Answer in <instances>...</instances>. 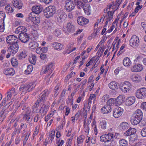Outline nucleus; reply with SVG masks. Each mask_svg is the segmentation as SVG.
Here are the masks:
<instances>
[{"label":"nucleus","instance_id":"nucleus-1","mask_svg":"<svg viewBox=\"0 0 146 146\" xmlns=\"http://www.w3.org/2000/svg\"><path fill=\"white\" fill-rule=\"evenodd\" d=\"M143 117L142 111L139 109L136 110L134 113L130 120L131 122L133 125H136L139 123Z\"/></svg>","mask_w":146,"mask_h":146},{"label":"nucleus","instance_id":"nucleus-2","mask_svg":"<svg viewBox=\"0 0 146 146\" xmlns=\"http://www.w3.org/2000/svg\"><path fill=\"white\" fill-rule=\"evenodd\" d=\"M113 135L110 133H108L107 134L102 135L100 137V140L102 142H104L106 146H110V143H107L110 142L111 143L113 141Z\"/></svg>","mask_w":146,"mask_h":146},{"label":"nucleus","instance_id":"nucleus-3","mask_svg":"<svg viewBox=\"0 0 146 146\" xmlns=\"http://www.w3.org/2000/svg\"><path fill=\"white\" fill-rule=\"evenodd\" d=\"M55 16L57 18V21L58 22L62 23L66 20L67 15L64 11L60 9L57 11Z\"/></svg>","mask_w":146,"mask_h":146},{"label":"nucleus","instance_id":"nucleus-4","mask_svg":"<svg viewBox=\"0 0 146 146\" xmlns=\"http://www.w3.org/2000/svg\"><path fill=\"white\" fill-rule=\"evenodd\" d=\"M135 94L138 99L143 100H144L146 98V88H142L138 89Z\"/></svg>","mask_w":146,"mask_h":146},{"label":"nucleus","instance_id":"nucleus-5","mask_svg":"<svg viewBox=\"0 0 146 146\" xmlns=\"http://www.w3.org/2000/svg\"><path fill=\"white\" fill-rule=\"evenodd\" d=\"M29 34L26 32L20 33L19 35V40L22 43H26L28 42L30 39Z\"/></svg>","mask_w":146,"mask_h":146},{"label":"nucleus","instance_id":"nucleus-6","mask_svg":"<svg viewBox=\"0 0 146 146\" xmlns=\"http://www.w3.org/2000/svg\"><path fill=\"white\" fill-rule=\"evenodd\" d=\"M75 4L73 1L67 0L65 2V9L68 12H71L74 9Z\"/></svg>","mask_w":146,"mask_h":146},{"label":"nucleus","instance_id":"nucleus-7","mask_svg":"<svg viewBox=\"0 0 146 146\" xmlns=\"http://www.w3.org/2000/svg\"><path fill=\"white\" fill-rule=\"evenodd\" d=\"M139 42L138 37L135 35H133L129 41L130 45L133 47L137 46Z\"/></svg>","mask_w":146,"mask_h":146},{"label":"nucleus","instance_id":"nucleus-8","mask_svg":"<svg viewBox=\"0 0 146 146\" xmlns=\"http://www.w3.org/2000/svg\"><path fill=\"white\" fill-rule=\"evenodd\" d=\"M63 30L65 33H72L74 32V27L72 23H68L66 27L63 28Z\"/></svg>","mask_w":146,"mask_h":146},{"label":"nucleus","instance_id":"nucleus-9","mask_svg":"<svg viewBox=\"0 0 146 146\" xmlns=\"http://www.w3.org/2000/svg\"><path fill=\"white\" fill-rule=\"evenodd\" d=\"M11 104L10 102L8 103V104L9 105L7 106V105H6L5 106L3 107L2 110L0 112V120L2 122L5 118L7 115L9 111H6V110L9 108V106Z\"/></svg>","mask_w":146,"mask_h":146},{"label":"nucleus","instance_id":"nucleus-10","mask_svg":"<svg viewBox=\"0 0 146 146\" xmlns=\"http://www.w3.org/2000/svg\"><path fill=\"white\" fill-rule=\"evenodd\" d=\"M19 46L17 43H15L14 44L11 45L7 48V52H10L12 54H15L18 52Z\"/></svg>","mask_w":146,"mask_h":146},{"label":"nucleus","instance_id":"nucleus-11","mask_svg":"<svg viewBox=\"0 0 146 146\" xmlns=\"http://www.w3.org/2000/svg\"><path fill=\"white\" fill-rule=\"evenodd\" d=\"M50 93V92L47 89H46L42 92L39 97V98L43 103L46 101L47 98Z\"/></svg>","mask_w":146,"mask_h":146},{"label":"nucleus","instance_id":"nucleus-12","mask_svg":"<svg viewBox=\"0 0 146 146\" xmlns=\"http://www.w3.org/2000/svg\"><path fill=\"white\" fill-rule=\"evenodd\" d=\"M124 111V110L121 107L115 108L113 111V116L115 118H118L121 116Z\"/></svg>","mask_w":146,"mask_h":146},{"label":"nucleus","instance_id":"nucleus-13","mask_svg":"<svg viewBox=\"0 0 146 146\" xmlns=\"http://www.w3.org/2000/svg\"><path fill=\"white\" fill-rule=\"evenodd\" d=\"M6 41L8 44L10 45L17 43V37L13 35H10L6 38Z\"/></svg>","mask_w":146,"mask_h":146},{"label":"nucleus","instance_id":"nucleus-14","mask_svg":"<svg viewBox=\"0 0 146 146\" xmlns=\"http://www.w3.org/2000/svg\"><path fill=\"white\" fill-rule=\"evenodd\" d=\"M131 86V84L129 82L125 81L124 82L123 85L120 89L123 92L126 93L129 91Z\"/></svg>","mask_w":146,"mask_h":146},{"label":"nucleus","instance_id":"nucleus-15","mask_svg":"<svg viewBox=\"0 0 146 146\" xmlns=\"http://www.w3.org/2000/svg\"><path fill=\"white\" fill-rule=\"evenodd\" d=\"M77 21L79 25L83 26L88 24L89 22V20L83 17L80 16L78 17Z\"/></svg>","mask_w":146,"mask_h":146},{"label":"nucleus","instance_id":"nucleus-16","mask_svg":"<svg viewBox=\"0 0 146 146\" xmlns=\"http://www.w3.org/2000/svg\"><path fill=\"white\" fill-rule=\"evenodd\" d=\"M53 67V64L52 63H50L46 66L44 68H43L42 70L44 73L46 74L47 72H49L50 74H51L54 70Z\"/></svg>","mask_w":146,"mask_h":146},{"label":"nucleus","instance_id":"nucleus-17","mask_svg":"<svg viewBox=\"0 0 146 146\" xmlns=\"http://www.w3.org/2000/svg\"><path fill=\"white\" fill-rule=\"evenodd\" d=\"M49 107L43 104L39 110V113H41V115H45L48 111Z\"/></svg>","mask_w":146,"mask_h":146},{"label":"nucleus","instance_id":"nucleus-18","mask_svg":"<svg viewBox=\"0 0 146 146\" xmlns=\"http://www.w3.org/2000/svg\"><path fill=\"white\" fill-rule=\"evenodd\" d=\"M52 47L54 49L60 51L64 48L63 46L61 43L54 42L52 43Z\"/></svg>","mask_w":146,"mask_h":146},{"label":"nucleus","instance_id":"nucleus-19","mask_svg":"<svg viewBox=\"0 0 146 146\" xmlns=\"http://www.w3.org/2000/svg\"><path fill=\"white\" fill-rule=\"evenodd\" d=\"M32 12L35 13L39 14L42 12L43 10L42 7L40 5H36L32 7Z\"/></svg>","mask_w":146,"mask_h":146},{"label":"nucleus","instance_id":"nucleus-20","mask_svg":"<svg viewBox=\"0 0 146 146\" xmlns=\"http://www.w3.org/2000/svg\"><path fill=\"white\" fill-rule=\"evenodd\" d=\"M143 68L142 65L138 64L134 65L131 68V70L132 72H140L143 70Z\"/></svg>","mask_w":146,"mask_h":146},{"label":"nucleus","instance_id":"nucleus-21","mask_svg":"<svg viewBox=\"0 0 146 146\" xmlns=\"http://www.w3.org/2000/svg\"><path fill=\"white\" fill-rule=\"evenodd\" d=\"M123 98L122 96L120 95L116 99H115L114 105L118 106L123 102Z\"/></svg>","mask_w":146,"mask_h":146},{"label":"nucleus","instance_id":"nucleus-22","mask_svg":"<svg viewBox=\"0 0 146 146\" xmlns=\"http://www.w3.org/2000/svg\"><path fill=\"white\" fill-rule=\"evenodd\" d=\"M74 4L75 5H77L78 8L79 9L83 8L85 11L86 10H85V5L83 3L82 1L79 0H74Z\"/></svg>","mask_w":146,"mask_h":146},{"label":"nucleus","instance_id":"nucleus-23","mask_svg":"<svg viewBox=\"0 0 146 146\" xmlns=\"http://www.w3.org/2000/svg\"><path fill=\"white\" fill-rule=\"evenodd\" d=\"M3 72L6 75H13L14 74L15 71L12 68H5L3 71Z\"/></svg>","mask_w":146,"mask_h":146},{"label":"nucleus","instance_id":"nucleus-24","mask_svg":"<svg viewBox=\"0 0 146 146\" xmlns=\"http://www.w3.org/2000/svg\"><path fill=\"white\" fill-rule=\"evenodd\" d=\"M135 97L132 96L128 97L126 100V104L127 106H131L135 102Z\"/></svg>","mask_w":146,"mask_h":146},{"label":"nucleus","instance_id":"nucleus-25","mask_svg":"<svg viewBox=\"0 0 146 146\" xmlns=\"http://www.w3.org/2000/svg\"><path fill=\"white\" fill-rule=\"evenodd\" d=\"M13 6L16 8L19 9H22L23 7V4L21 1L19 0H14L13 2Z\"/></svg>","mask_w":146,"mask_h":146},{"label":"nucleus","instance_id":"nucleus-26","mask_svg":"<svg viewBox=\"0 0 146 146\" xmlns=\"http://www.w3.org/2000/svg\"><path fill=\"white\" fill-rule=\"evenodd\" d=\"M111 107L110 106L107 105L102 108L101 110V112L104 114H107L111 112Z\"/></svg>","mask_w":146,"mask_h":146},{"label":"nucleus","instance_id":"nucleus-27","mask_svg":"<svg viewBox=\"0 0 146 146\" xmlns=\"http://www.w3.org/2000/svg\"><path fill=\"white\" fill-rule=\"evenodd\" d=\"M131 78L133 82H138L141 80L140 77L137 74H133L131 76Z\"/></svg>","mask_w":146,"mask_h":146},{"label":"nucleus","instance_id":"nucleus-28","mask_svg":"<svg viewBox=\"0 0 146 146\" xmlns=\"http://www.w3.org/2000/svg\"><path fill=\"white\" fill-rule=\"evenodd\" d=\"M136 130L134 128H132L131 127L129 128V129L127 130L125 134L126 136H128L131 135L133 134L136 132Z\"/></svg>","mask_w":146,"mask_h":146},{"label":"nucleus","instance_id":"nucleus-29","mask_svg":"<svg viewBox=\"0 0 146 146\" xmlns=\"http://www.w3.org/2000/svg\"><path fill=\"white\" fill-rule=\"evenodd\" d=\"M123 65L125 66L129 67L131 65V61L129 58L128 57L125 58L123 60Z\"/></svg>","mask_w":146,"mask_h":146},{"label":"nucleus","instance_id":"nucleus-30","mask_svg":"<svg viewBox=\"0 0 146 146\" xmlns=\"http://www.w3.org/2000/svg\"><path fill=\"white\" fill-rule=\"evenodd\" d=\"M27 31V29L25 27L20 26L17 28L15 30V33L18 34L20 32H26Z\"/></svg>","mask_w":146,"mask_h":146},{"label":"nucleus","instance_id":"nucleus-31","mask_svg":"<svg viewBox=\"0 0 146 146\" xmlns=\"http://www.w3.org/2000/svg\"><path fill=\"white\" fill-rule=\"evenodd\" d=\"M27 55V52L26 51L23 50L18 55V57L19 59H22L26 57Z\"/></svg>","mask_w":146,"mask_h":146},{"label":"nucleus","instance_id":"nucleus-32","mask_svg":"<svg viewBox=\"0 0 146 146\" xmlns=\"http://www.w3.org/2000/svg\"><path fill=\"white\" fill-rule=\"evenodd\" d=\"M129 126L128 124L126 122L122 123L119 126V128L121 130H124L127 129Z\"/></svg>","mask_w":146,"mask_h":146},{"label":"nucleus","instance_id":"nucleus-33","mask_svg":"<svg viewBox=\"0 0 146 146\" xmlns=\"http://www.w3.org/2000/svg\"><path fill=\"white\" fill-rule=\"evenodd\" d=\"M35 16L34 15V13L33 12L30 13L28 17L27 18L26 20L28 22H33Z\"/></svg>","mask_w":146,"mask_h":146},{"label":"nucleus","instance_id":"nucleus-34","mask_svg":"<svg viewBox=\"0 0 146 146\" xmlns=\"http://www.w3.org/2000/svg\"><path fill=\"white\" fill-rule=\"evenodd\" d=\"M116 10L115 9L114 10L111 11H109L107 13L106 19H109L110 20L112 19L113 17V14Z\"/></svg>","mask_w":146,"mask_h":146},{"label":"nucleus","instance_id":"nucleus-35","mask_svg":"<svg viewBox=\"0 0 146 146\" xmlns=\"http://www.w3.org/2000/svg\"><path fill=\"white\" fill-rule=\"evenodd\" d=\"M46 9L48 10V11L50 13H52V15L53 16L56 12V9L54 6H50L46 8Z\"/></svg>","mask_w":146,"mask_h":146},{"label":"nucleus","instance_id":"nucleus-36","mask_svg":"<svg viewBox=\"0 0 146 146\" xmlns=\"http://www.w3.org/2000/svg\"><path fill=\"white\" fill-rule=\"evenodd\" d=\"M109 88L112 90H115L117 88V83L115 82H111L108 84Z\"/></svg>","mask_w":146,"mask_h":146},{"label":"nucleus","instance_id":"nucleus-37","mask_svg":"<svg viewBox=\"0 0 146 146\" xmlns=\"http://www.w3.org/2000/svg\"><path fill=\"white\" fill-rule=\"evenodd\" d=\"M29 45L31 50H34L37 48L38 46V43L35 42H30Z\"/></svg>","mask_w":146,"mask_h":146},{"label":"nucleus","instance_id":"nucleus-38","mask_svg":"<svg viewBox=\"0 0 146 146\" xmlns=\"http://www.w3.org/2000/svg\"><path fill=\"white\" fill-rule=\"evenodd\" d=\"M85 137L84 135H81L77 138V143L78 145L79 144L82 143Z\"/></svg>","mask_w":146,"mask_h":146},{"label":"nucleus","instance_id":"nucleus-39","mask_svg":"<svg viewBox=\"0 0 146 146\" xmlns=\"http://www.w3.org/2000/svg\"><path fill=\"white\" fill-rule=\"evenodd\" d=\"M33 70V67L32 65H29L27 67V70L25 71V74H30Z\"/></svg>","mask_w":146,"mask_h":146},{"label":"nucleus","instance_id":"nucleus-40","mask_svg":"<svg viewBox=\"0 0 146 146\" xmlns=\"http://www.w3.org/2000/svg\"><path fill=\"white\" fill-rule=\"evenodd\" d=\"M23 118L27 123L31 122L33 119V118L31 117L30 115H24Z\"/></svg>","mask_w":146,"mask_h":146},{"label":"nucleus","instance_id":"nucleus-41","mask_svg":"<svg viewBox=\"0 0 146 146\" xmlns=\"http://www.w3.org/2000/svg\"><path fill=\"white\" fill-rule=\"evenodd\" d=\"M119 143L120 146H127L128 145L127 141L124 139L120 140Z\"/></svg>","mask_w":146,"mask_h":146},{"label":"nucleus","instance_id":"nucleus-42","mask_svg":"<svg viewBox=\"0 0 146 146\" xmlns=\"http://www.w3.org/2000/svg\"><path fill=\"white\" fill-rule=\"evenodd\" d=\"M36 56L35 55H33L31 57H30L29 59V61L32 64H35L36 63Z\"/></svg>","mask_w":146,"mask_h":146},{"label":"nucleus","instance_id":"nucleus-43","mask_svg":"<svg viewBox=\"0 0 146 146\" xmlns=\"http://www.w3.org/2000/svg\"><path fill=\"white\" fill-rule=\"evenodd\" d=\"M5 17V14L4 12L0 11V23H4V20Z\"/></svg>","mask_w":146,"mask_h":146},{"label":"nucleus","instance_id":"nucleus-44","mask_svg":"<svg viewBox=\"0 0 146 146\" xmlns=\"http://www.w3.org/2000/svg\"><path fill=\"white\" fill-rule=\"evenodd\" d=\"M11 64L13 67H16L17 66L18 64V62L16 58H13L11 59Z\"/></svg>","mask_w":146,"mask_h":146},{"label":"nucleus","instance_id":"nucleus-45","mask_svg":"<svg viewBox=\"0 0 146 146\" xmlns=\"http://www.w3.org/2000/svg\"><path fill=\"white\" fill-rule=\"evenodd\" d=\"M48 11V10L46 9L44 11V15L46 18H49L52 17L53 15H52V13H50Z\"/></svg>","mask_w":146,"mask_h":146},{"label":"nucleus","instance_id":"nucleus-46","mask_svg":"<svg viewBox=\"0 0 146 146\" xmlns=\"http://www.w3.org/2000/svg\"><path fill=\"white\" fill-rule=\"evenodd\" d=\"M5 9L6 11L8 13H12L13 11L12 8L9 5H7L6 6Z\"/></svg>","mask_w":146,"mask_h":146},{"label":"nucleus","instance_id":"nucleus-47","mask_svg":"<svg viewBox=\"0 0 146 146\" xmlns=\"http://www.w3.org/2000/svg\"><path fill=\"white\" fill-rule=\"evenodd\" d=\"M114 100L115 98H114L110 99L107 102V105L110 106L111 107L112 104H114Z\"/></svg>","mask_w":146,"mask_h":146},{"label":"nucleus","instance_id":"nucleus-48","mask_svg":"<svg viewBox=\"0 0 146 146\" xmlns=\"http://www.w3.org/2000/svg\"><path fill=\"white\" fill-rule=\"evenodd\" d=\"M101 128L102 129H105L106 128V122L105 120H103L100 123Z\"/></svg>","mask_w":146,"mask_h":146},{"label":"nucleus","instance_id":"nucleus-49","mask_svg":"<svg viewBox=\"0 0 146 146\" xmlns=\"http://www.w3.org/2000/svg\"><path fill=\"white\" fill-rule=\"evenodd\" d=\"M33 23L35 25H37L40 22V19L39 17H35Z\"/></svg>","mask_w":146,"mask_h":146},{"label":"nucleus","instance_id":"nucleus-50","mask_svg":"<svg viewBox=\"0 0 146 146\" xmlns=\"http://www.w3.org/2000/svg\"><path fill=\"white\" fill-rule=\"evenodd\" d=\"M61 34V31L59 29H56L54 32V34L56 36H58Z\"/></svg>","mask_w":146,"mask_h":146},{"label":"nucleus","instance_id":"nucleus-51","mask_svg":"<svg viewBox=\"0 0 146 146\" xmlns=\"http://www.w3.org/2000/svg\"><path fill=\"white\" fill-rule=\"evenodd\" d=\"M96 95L95 94H91L90 95L88 100L91 101V100H93V102L94 103V101L96 100Z\"/></svg>","mask_w":146,"mask_h":146},{"label":"nucleus","instance_id":"nucleus-52","mask_svg":"<svg viewBox=\"0 0 146 146\" xmlns=\"http://www.w3.org/2000/svg\"><path fill=\"white\" fill-rule=\"evenodd\" d=\"M141 135L143 137H146V127L143 128L141 131Z\"/></svg>","mask_w":146,"mask_h":146},{"label":"nucleus","instance_id":"nucleus-53","mask_svg":"<svg viewBox=\"0 0 146 146\" xmlns=\"http://www.w3.org/2000/svg\"><path fill=\"white\" fill-rule=\"evenodd\" d=\"M55 131H52L51 133H50V140L51 141V143L53 140L55 135Z\"/></svg>","mask_w":146,"mask_h":146},{"label":"nucleus","instance_id":"nucleus-54","mask_svg":"<svg viewBox=\"0 0 146 146\" xmlns=\"http://www.w3.org/2000/svg\"><path fill=\"white\" fill-rule=\"evenodd\" d=\"M141 108L142 110L146 111V102L142 103L141 104Z\"/></svg>","mask_w":146,"mask_h":146},{"label":"nucleus","instance_id":"nucleus-55","mask_svg":"<svg viewBox=\"0 0 146 146\" xmlns=\"http://www.w3.org/2000/svg\"><path fill=\"white\" fill-rule=\"evenodd\" d=\"M20 107L23 110L27 109L29 108V107L27 106L26 104H25L24 105H21Z\"/></svg>","mask_w":146,"mask_h":146},{"label":"nucleus","instance_id":"nucleus-56","mask_svg":"<svg viewBox=\"0 0 146 146\" xmlns=\"http://www.w3.org/2000/svg\"><path fill=\"white\" fill-rule=\"evenodd\" d=\"M75 72H72L68 75L67 76L66 78L68 79H69L71 77L74 76L75 75Z\"/></svg>","mask_w":146,"mask_h":146},{"label":"nucleus","instance_id":"nucleus-57","mask_svg":"<svg viewBox=\"0 0 146 146\" xmlns=\"http://www.w3.org/2000/svg\"><path fill=\"white\" fill-rule=\"evenodd\" d=\"M6 0H1L0 1V6L2 7L5 5L6 3Z\"/></svg>","mask_w":146,"mask_h":146},{"label":"nucleus","instance_id":"nucleus-58","mask_svg":"<svg viewBox=\"0 0 146 146\" xmlns=\"http://www.w3.org/2000/svg\"><path fill=\"white\" fill-rule=\"evenodd\" d=\"M42 48L40 47L37 48L36 51V53L40 54L42 52Z\"/></svg>","mask_w":146,"mask_h":146},{"label":"nucleus","instance_id":"nucleus-59","mask_svg":"<svg viewBox=\"0 0 146 146\" xmlns=\"http://www.w3.org/2000/svg\"><path fill=\"white\" fill-rule=\"evenodd\" d=\"M40 57L41 59L43 60L46 59L47 58V56L46 54L42 53L40 54Z\"/></svg>","mask_w":146,"mask_h":146},{"label":"nucleus","instance_id":"nucleus-60","mask_svg":"<svg viewBox=\"0 0 146 146\" xmlns=\"http://www.w3.org/2000/svg\"><path fill=\"white\" fill-rule=\"evenodd\" d=\"M66 90H64L62 92L61 95L60 96V98L61 100L63 98V97L65 96V94L66 92Z\"/></svg>","mask_w":146,"mask_h":146},{"label":"nucleus","instance_id":"nucleus-61","mask_svg":"<svg viewBox=\"0 0 146 146\" xmlns=\"http://www.w3.org/2000/svg\"><path fill=\"white\" fill-rule=\"evenodd\" d=\"M114 7V6L112 4H111V5H109V6L107 7L108 8H107V9H106V10H104V13H106L107 12L108 10V9H110L111 8V7H112V9H113Z\"/></svg>","mask_w":146,"mask_h":146},{"label":"nucleus","instance_id":"nucleus-62","mask_svg":"<svg viewBox=\"0 0 146 146\" xmlns=\"http://www.w3.org/2000/svg\"><path fill=\"white\" fill-rule=\"evenodd\" d=\"M58 89H59V88L58 87H55V89L54 90V92L55 93V94L54 95V96L55 97H56V96L58 94V93H58Z\"/></svg>","mask_w":146,"mask_h":146},{"label":"nucleus","instance_id":"nucleus-63","mask_svg":"<svg viewBox=\"0 0 146 146\" xmlns=\"http://www.w3.org/2000/svg\"><path fill=\"white\" fill-rule=\"evenodd\" d=\"M84 129L86 133H88L89 132V128L88 125L84 126Z\"/></svg>","mask_w":146,"mask_h":146},{"label":"nucleus","instance_id":"nucleus-64","mask_svg":"<svg viewBox=\"0 0 146 146\" xmlns=\"http://www.w3.org/2000/svg\"><path fill=\"white\" fill-rule=\"evenodd\" d=\"M39 115L38 114H36L34 117V121L35 122H37L38 120Z\"/></svg>","mask_w":146,"mask_h":146}]
</instances>
